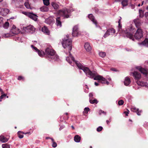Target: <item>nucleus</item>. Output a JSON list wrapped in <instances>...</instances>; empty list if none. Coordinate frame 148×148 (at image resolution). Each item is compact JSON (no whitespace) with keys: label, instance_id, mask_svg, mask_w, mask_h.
I'll use <instances>...</instances> for the list:
<instances>
[{"label":"nucleus","instance_id":"f257e3e1","mask_svg":"<svg viewBox=\"0 0 148 148\" xmlns=\"http://www.w3.org/2000/svg\"><path fill=\"white\" fill-rule=\"evenodd\" d=\"M76 63L78 68L82 70L88 77L91 78H93L95 80H100L102 84H109V82L102 76L98 75L97 72L91 71L88 67L83 66L80 62H76Z\"/></svg>","mask_w":148,"mask_h":148},{"label":"nucleus","instance_id":"f03ea898","mask_svg":"<svg viewBox=\"0 0 148 148\" xmlns=\"http://www.w3.org/2000/svg\"><path fill=\"white\" fill-rule=\"evenodd\" d=\"M62 43L63 47L67 50L69 53V56L66 57V61L73 66L74 65V63L76 64V62H79L77 61H75L73 57L70 53V51L72 48V42L71 40L69 38L68 36H66V38H64L62 39ZM76 65H77V64Z\"/></svg>","mask_w":148,"mask_h":148},{"label":"nucleus","instance_id":"7ed1b4c3","mask_svg":"<svg viewBox=\"0 0 148 148\" xmlns=\"http://www.w3.org/2000/svg\"><path fill=\"white\" fill-rule=\"evenodd\" d=\"M45 53L48 58L54 61L58 60L59 57L55 51L50 48H47L45 51Z\"/></svg>","mask_w":148,"mask_h":148},{"label":"nucleus","instance_id":"20e7f679","mask_svg":"<svg viewBox=\"0 0 148 148\" xmlns=\"http://www.w3.org/2000/svg\"><path fill=\"white\" fill-rule=\"evenodd\" d=\"M135 31V29L133 28L132 26L131 25L129 27L126 29V31H123L122 34L124 36H126L127 38H129L130 39L134 41V36L132 33Z\"/></svg>","mask_w":148,"mask_h":148},{"label":"nucleus","instance_id":"39448f33","mask_svg":"<svg viewBox=\"0 0 148 148\" xmlns=\"http://www.w3.org/2000/svg\"><path fill=\"white\" fill-rule=\"evenodd\" d=\"M133 76L135 79L137 80V84L141 86H145L148 88V84L146 82H144L139 81L141 77L140 74L136 71H134L132 73Z\"/></svg>","mask_w":148,"mask_h":148},{"label":"nucleus","instance_id":"423d86ee","mask_svg":"<svg viewBox=\"0 0 148 148\" xmlns=\"http://www.w3.org/2000/svg\"><path fill=\"white\" fill-rule=\"evenodd\" d=\"M74 10L72 9H67L66 8H64L59 11L58 14L63 17L64 18H68L70 16V13Z\"/></svg>","mask_w":148,"mask_h":148},{"label":"nucleus","instance_id":"0eeeda50","mask_svg":"<svg viewBox=\"0 0 148 148\" xmlns=\"http://www.w3.org/2000/svg\"><path fill=\"white\" fill-rule=\"evenodd\" d=\"M36 29L33 25H29L26 27H23L22 30L23 33H33L35 31Z\"/></svg>","mask_w":148,"mask_h":148},{"label":"nucleus","instance_id":"6e6552de","mask_svg":"<svg viewBox=\"0 0 148 148\" xmlns=\"http://www.w3.org/2000/svg\"><path fill=\"white\" fill-rule=\"evenodd\" d=\"M143 32L141 29L138 28L135 34L134 37L136 40H139L143 36Z\"/></svg>","mask_w":148,"mask_h":148},{"label":"nucleus","instance_id":"1a4fd4ad","mask_svg":"<svg viewBox=\"0 0 148 148\" xmlns=\"http://www.w3.org/2000/svg\"><path fill=\"white\" fill-rule=\"evenodd\" d=\"M115 33V30L113 28H111L108 29L103 36V37L106 38L110 35H113Z\"/></svg>","mask_w":148,"mask_h":148},{"label":"nucleus","instance_id":"9d476101","mask_svg":"<svg viewBox=\"0 0 148 148\" xmlns=\"http://www.w3.org/2000/svg\"><path fill=\"white\" fill-rule=\"evenodd\" d=\"M88 17L89 19L95 25L96 27H98L100 29H101V28L100 27L97 26V21L95 19L94 16H93L92 14H89L88 16Z\"/></svg>","mask_w":148,"mask_h":148},{"label":"nucleus","instance_id":"9b49d317","mask_svg":"<svg viewBox=\"0 0 148 148\" xmlns=\"http://www.w3.org/2000/svg\"><path fill=\"white\" fill-rule=\"evenodd\" d=\"M20 32V30L18 28H16L14 25L12 26L11 30V32L14 34H16L19 33Z\"/></svg>","mask_w":148,"mask_h":148},{"label":"nucleus","instance_id":"f8f14e48","mask_svg":"<svg viewBox=\"0 0 148 148\" xmlns=\"http://www.w3.org/2000/svg\"><path fill=\"white\" fill-rule=\"evenodd\" d=\"M31 47L34 50V51L37 52L39 55L40 57H43L44 55V52L43 51H40L36 47H34L33 45H32Z\"/></svg>","mask_w":148,"mask_h":148},{"label":"nucleus","instance_id":"ddd939ff","mask_svg":"<svg viewBox=\"0 0 148 148\" xmlns=\"http://www.w3.org/2000/svg\"><path fill=\"white\" fill-rule=\"evenodd\" d=\"M42 32L46 35H50V32L47 27L44 26L41 29Z\"/></svg>","mask_w":148,"mask_h":148},{"label":"nucleus","instance_id":"4468645a","mask_svg":"<svg viewBox=\"0 0 148 148\" xmlns=\"http://www.w3.org/2000/svg\"><path fill=\"white\" fill-rule=\"evenodd\" d=\"M133 21L136 26L137 28L141 25L142 22L138 18L134 19Z\"/></svg>","mask_w":148,"mask_h":148},{"label":"nucleus","instance_id":"2eb2a0df","mask_svg":"<svg viewBox=\"0 0 148 148\" xmlns=\"http://www.w3.org/2000/svg\"><path fill=\"white\" fill-rule=\"evenodd\" d=\"M136 68L138 69L140 72L144 75H146L147 74V71L145 69L142 68L140 66H137Z\"/></svg>","mask_w":148,"mask_h":148},{"label":"nucleus","instance_id":"dca6fc26","mask_svg":"<svg viewBox=\"0 0 148 148\" xmlns=\"http://www.w3.org/2000/svg\"><path fill=\"white\" fill-rule=\"evenodd\" d=\"M131 110L132 111L135 112L138 115H140V113L142 112L141 110H139L138 108H137L135 107H133L132 108Z\"/></svg>","mask_w":148,"mask_h":148},{"label":"nucleus","instance_id":"f3484780","mask_svg":"<svg viewBox=\"0 0 148 148\" xmlns=\"http://www.w3.org/2000/svg\"><path fill=\"white\" fill-rule=\"evenodd\" d=\"M84 47L87 51L89 52L91 50V47L90 46V44L88 42H86L85 44Z\"/></svg>","mask_w":148,"mask_h":148},{"label":"nucleus","instance_id":"a211bd4d","mask_svg":"<svg viewBox=\"0 0 148 148\" xmlns=\"http://www.w3.org/2000/svg\"><path fill=\"white\" fill-rule=\"evenodd\" d=\"M131 81L130 78L128 77H126L124 82V84L125 86H128L130 83Z\"/></svg>","mask_w":148,"mask_h":148},{"label":"nucleus","instance_id":"6ab92c4d","mask_svg":"<svg viewBox=\"0 0 148 148\" xmlns=\"http://www.w3.org/2000/svg\"><path fill=\"white\" fill-rule=\"evenodd\" d=\"M29 16H29V17L30 18L35 21H37L38 19L37 16L36 14H34L32 13H31Z\"/></svg>","mask_w":148,"mask_h":148},{"label":"nucleus","instance_id":"aec40b11","mask_svg":"<svg viewBox=\"0 0 148 148\" xmlns=\"http://www.w3.org/2000/svg\"><path fill=\"white\" fill-rule=\"evenodd\" d=\"M140 45H143L146 47H148V38H146L141 43H139Z\"/></svg>","mask_w":148,"mask_h":148},{"label":"nucleus","instance_id":"412c9836","mask_svg":"<svg viewBox=\"0 0 148 148\" xmlns=\"http://www.w3.org/2000/svg\"><path fill=\"white\" fill-rule=\"evenodd\" d=\"M56 24L58 27H61V22L60 21V17H58L56 18Z\"/></svg>","mask_w":148,"mask_h":148},{"label":"nucleus","instance_id":"4be33fe9","mask_svg":"<svg viewBox=\"0 0 148 148\" xmlns=\"http://www.w3.org/2000/svg\"><path fill=\"white\" fill-rule=\"evenodd\" d=\"M45 22L47 24L51 25L53 22L52 18H49L46 19L45 20Z\"/></svg>","mask_w":148,"mask_h":148},{"label":"nucleus","instance_id":"5701e85b","mask_svg":"<svg viewBox=\"0 0 148 148\" xmlns=\"http://www.w3.org/2000/svg\"><path fill=\"white\" fill-rule=\"evenodd\" d=\"M9 139L1 135L0 136V141L2 143H5L7 142Z\"/></svg>","mask_w":148,"mask_h":148},{"label":"nucleus","instance_id":"b1692460","mask_svg":"<svg viewBox=\"0 0 148 148\" xmlns=\"http://www.w3.org/2000/svg\"><path fill=\"white\" fill-rule=\"evenodd\" d=\"M121 4L122 6V8H123L124 7H125L128 5V0H122Z\"/></svg>","mask_w":148,"mask_h":148},{"label":"nucleus","instance_id":"393cba45","mask_svg":"<svg viewBox=\"0 0 148 148\" xmlns=\"http://www.w3.org/2000/svg\"><path fill=\"white\" fill-rule=\"evenodd\" d=\"M74 140L76 142L79 143L80 141L81 140V137L79 136L78 135H76L75 136L74 138Z\"/></svg>","mask_w":148,"mask_h":148},{"label":"nucleus","instance_id":"a878e982","mask_svg":"<svg viewBox=\"0 0 148 148\" xmlns=\"http://www.w3.org/2000/svg\"><path fill=\"white\" fill-rule=\"evenodd\" d=\"M51 5L55 9H57L59 8L58 5L55 2H52L51 3Z\"/></svg>","mask_w":148,"mask_h":148},{"label":"nucleus","instance_id":"bb28decb","mask_svg":"<svg viewBox=\"0 0 148 148\" xmlns=\"http://www.w3.org/2000/svg\"><path fill=\"white\" fill-rule=\"evenodd\" d=\"M9 11H10L8 9L4 8L3 15H6L7 14L9 13Z\"/></svg>","mask_w":148,"mask_h":148},{"label":"nucleus","instance_id":"cd10ccee","mask_svg":"<svg viewBox=\"0 0 148 148\" xmlns=\"http://www.w3.org/2000/svg\"><path fill=\"white\" fill-rule=\"evenodd\" d=\"M43 12H46L48 11V8L45 6H43L40 9Z\"/></svg>","mask_w":148,"mask_h":148},{"label":"nucleus","instance_id":"c85d7f7f","mask_svg":"<svg viewBox=\"0 0 148 148\" xmlns=\"http://www.w3.org/2000/svg\"><path fill=\"white\" fill-rule=\"evenodd\" d=\"M89 101L90 103L92 104H97L98 102V101L96 99H90Z\"/></svg>","mask_w":148,"mask_h":148},{"label":"nucleus","instance_id":"c756f323","mask_svg":"<svg viewBox=\"0 0 148 148\" xmlns=\"http://www.w3.org/2000/svg\"><path fill=\"white\" fill-rule=\"evenodd\" d=\"M99 55L102 58H104L106 56V53L104 52H100L99 53Z\"/></svg>","mask_w":148,"mask_h":148},{"label":"nucleus","instance_id":"7c9ffc66","mask_svg":"<svg viewBox=\"0 0 148 148\" xmlns=\"http://www.w3.org/2000/svg\"><path fill=\"white\" fill-rule=\"evenodd\" d=\"M49 0H43V2L45 5L48 6L49 5Z\"/></svg>","mask_w":148,"mask_h":148},{"label":"nucleus","instance_id":"2f4dec72","mask_svg":"<svg viewBox=\"0 0 148 148\" xmlns=\"http://www.w3.org/2000/svg\"><path fill=\"white\" fill-rule=\"evenodd\" d=\"M3 25V27L5 28H7L9 26V23L8 22H6L5 23V24L4 25Z\"/></svg>","mask_w":148,"mask_h":148},{"label":"nucleus","instance_id":"473e14b6","mask_svg":"<svg viewBox=\"0 0 148 148\" xmlns=\"http://www.w3.org/2000/svg\"><path fill=\"white\" fill-rule=\"evenodd\" d=\"M139 16L140 17H143L144 15V12L142 10H139Z\"/></svg>","mask_w":148,"mask_h":148},{"label":"nucleus","instance_id":"72a5a7b5","mask_svg":"<svg viewBox=\"0 0 148 148\" xmlns=\"http://www.w3.org/2000/svg\"><path fill=\"white\" fill-rule=\"evenodd\" d=\"M72 34L73 36H78L79 35V32L78 31H75V32H74L73 31Z\"/></svg>","mask_w":148,"mask_h":148},{"label":"nucleus","instance_id":"f704fd0d","mask_svg":"<svg viewBox=\"0 0 148 148\" xmlns=\"http://www.w3.org/2000/svg\"><path fill=\"white\" fill-rule=\"evenodd\" d=\"M3 148H10V146L7 144H3L2 145Z\"/></svg>","mask_w":148,"mask_h":148},{"label":"nucleus","instance_id":"c9c22d12","mask_svg":"<svg viewBox=\"0 0 148 148\" xmlns=\"http://www.w3.org/2000/svg\"><path fill=\"white\" fill-rule=\"evenodd\" d=\"M24 4L26 8L27 9H31L30 5L28 2H25Z\"/></svg>","mask_w":148,"mask_h":148},{"label":"nucleus","instance_id":"e433bc0d","mask_svg":"<svg viewBox=\"0 0 148 148\" xmlns=\"http://www.w3.org/2000/svg\"><path fill=\"white\" fill-rule=\"evenodd\" d=\"M12 35H11L9 33H7L3 34V37L5 38H8L10 37V36H12Z\"/></svg>","mask_w":148,"mask_h":148},{"label":"nucleus","instance_id":"4c0bfd02","mask_svg":"<svg viewBox=\"0 0 148 148\" xmlns=\"http://www.w3.org/2000/svg\"><path fill=\"white\" fill-rule=\"evenodd\" d=\"M21 132H21L20 131H18V137L20 138H23V135L21 134Z\"/></svg>","mask_w":148,"mask_h":148},{"label":"nucleus","instance_id":"58836bf2","mask_svg":"<svg viewBox=\"0 0 148 148\" xmlns=\"http://www.w3.org/2000/svg\"><path fill=\"white\" fill-rule=\"evenodd\" d=\"M3 18L2 17H0V27L2 26L3 24Z\"/></svg>","mask_w":148,"mask_h":148},{"label":"nucleus","instance_id":"ea45409f","mask_svg":"<svg viewBox=\"0 0 148 148\" xmlns=\"http://www.w3.org/2000/svg\"><path fill=\"white\" fill-rule=\"evenodd\" d=\"M78 27L77 25L75 26L73 28V31L74 32H75V31H78Z\"/></svg>","mask_w":148,"mask_h":148},{"label":"nucleus","instance_id":"a19ab883","mask_svg":"<svg viewBox=\"0 0 148 148\" xmlns=\"http://www.w3.org/2000/svg\"><path fill=\"white\" fill-rule=\"evenodd\" d=\"M89 110V109L88 108H86L84 109V113L87 114Z\"/></svg>","mask_w":148,"mask_h":148},{"label":"nucleus","instance_id":"79ce46f5","mask_svg":"<svg viewBox=\"0 0 148 148\" xmlns=\"http://www.w3.org/2000/svg\"><path fill=\"white\" fill-rule=\"evenodd\" d=\"M124 103V101L122 100H121L119 101H118V104L119 106H121Z\"/></svg>","mask_w":148,"mask_h":148},{"label":"nucleus","instance_id":"37998d69","mask_svg":"<svg viewBox=\"0 0 148 148\" xmlns=\"http://www.w3.org/2000/svg\"><path fill=\"white\" fill-rule=\"evenodd\" d=\"M22 13L24 14L29 17V16H30L29 15L31 12H22Z\"/></svg>","mask_w":148,"mask_h":148},{"label":"nucleus","instance_id":"c03bdc74","mask_svg":"<svg viewBox=\"0 0 148 148\" xmlns=\"http://www.w3.org/2000/svg\"><path fill=\"white\" fill-rule=\"evenodd\" d=\"M2 5L3 7H7L8 4L6 2H4L2 3Z\"/></svg>","mask_w":148,"mask_h":148},{"label":"nucleus","instance_id":"a18cd8bd","mask_svg":"<svg viewBox=\"0 0 148 148\" xmlns=\"http://www.w3.org/2000/svg\"><path fill=\"white\" fill-rule=\"evenodd\" d=\"M3 10L4 8H0V14L2 15H3Z\"/></svg>","mask_w":148,"mask_h":148},{"label":"nucleus","instance_id":"49530a36","mask_svg":"<svg viewBox=\"0 0 148 148\" xmlns=\"http://www.w3.org/2000/svg\"><path fill=\"white\" fill-rule=\"evenodd\" d=\"M52 146L53 147H56L57 146V143L55 142H52Z\"/></svg>","mask_w":148,"mask_h":148},{"label":"nucleus","instance_id":"de8ad7c7","mask_svg":"<svg viewBox=\"0 0 148 148\" xmlns=\"http://www.w3.org/2000/svg\"><path fill=\"white\" fill-rule=\"evenodd\" d=\"M102 129L103 128L102 127L99 126L97 128V131L98 132H100L102 130Z\"/></svg>","mask_w":148,"mask_h":148},{"label":"nucleus","instance_id":"09e8293b","mask_svg":"<svg viewBox=\"0 0 148 148\" xmlns=\"http://www.w3.org/2000/svg\"><path fill=\"white\" fill-rule=\"evenodd\" d=\"M120 19L118 21L119 23V27L120 28H121V18L120 17Z\"/></svg>","mask_w":148,"mask_h":148},{"label":"nucleus","instance_id":"8fccbe9b","mask_svg":"<svg viewBox=\"0 0 148 148\" xmlns=\"http://www.w3.org/2000/svg\"><path fill=\"white\" fill-rule=\"evenodd\" d=\"M6 96V95L5 94H2V95L0 97V99H1L4 97H5Z\"/></svg>","mask_w":148,"mask_h":148},{"label":"nucleus","instance_id":"3c124183","mask_svg":"<svg viewBox=\"0 0 148 148\" xmlns=\"http://www.w3.org/2000/svg\"><path fill=\"white\" fill-rule=\"evenodd\" d=\"M145 18L148 20V12H145Z\"/></svg>","mask_w":148,"mask_h":148},{"label":"nucleus","instance_id":"603ef678","mask_svg":"<svg viewBox=\"0 0 148 148\" xmlns=\"http://www.w3.org/2000/svg\"><path fill=\"white\" fill-rule=\"evenodd\" d=\"M23 79V77L21 76H19L18 78V80H21Z\"/></svg>","mask_w":148,"mask_h":148},{"label":"nucleus","instance_id":"864d4df0","mask_svg":"<svg viewBox=\"0 0 148 148\" xmlns=\"http://www.w3.org/2000/svg\"><path fill=\"white\" fill-rule=\"evenodd\" d=\"M101 113H105V114H106L105 112L103 111H102L101 110H100L99 111V113L100 114H101Z\"/></svg>","mask_w":148,"mask_h":148},{"label":"nucleus","instance_id":"5fc2aeb1","mask_svg":"<svg viewBox=\"0 0 148 148\" xmlns=\"http://www.w3.org/2000/svg\"><path fill=\"white\" fill-rule=\"evenodd\" d=\"M0 92H1V94H3L4 93V92L0 88Z\"/></svg>","mask_w":148,"mask_h":148},{"label":"nucleus","instance_id":"6e6d98bb","mask_svg":"<svg viewBox=\"0 0 148 148\" xmlns=\"http://www.w3.org/2000/svg\"><path fill=\"white\" fill-rule=\"evenodd\" d=\"M95 84L96 86H98V85H99V84L98 83L96 82H95Z\"/></svg>","mask_w":148,"mask_h":148},{"label":"nucleus","instance_id":"4d7b16f0","mask_svg":"<svg viewBox=\"0 0 148 148\" xmlns=\"http://www.w3.org/2000/svg\"><path fill=\"white\" fill-rule=\"evenodd\" d=\"M93 94L92 93H90L89 95V96L90 97H92L93 96Z\"/></svg>","mask_w":148,"mask_h":148},{"label":"nucleus","instance_id":"13d9d810","mask_svg":"<svg viewBox=\"0 0 148 148\" xmlns=\"http://www.w3.org/2000/svg\"><path fill=\"white\" fill-rule=\"evenodd\" d=\"M124 113L125 114L126 116H127L128 114L129 113V112H127L125 111V112H124Z\"/></svg>","mask_w":148,"mask_h":148},{"label":"nucleus","instance_id":"bf43d9fd","mask_svg":"<svg viewBox=\"0 0 148 148\" xmlns=\"http://www.w3.org/2000/svg\"><path fill=\"white\" fill-rule=\"evenodd\" d=\"M111 121V120H106V122L107 123V124H108Z\"/></svg>","mask_w":148,"mask_h":148},{"label":"nucleus","instance_id":"052dcab7","mask_svg":"<svg viewBox=\"0 0 148 148\" xmlns=\"http://www.w3.org/2000/svg\"><path fill=\"white\" fill-rule=\"evenodd\" d=\"M145 64L148 65V60H147L145 62Z\"/></svg>","mask_w":148,"mask_h":148},{"label":"nucleus","instance_id":"680f3d73","mask_svg":"<svg viewBox=\"0 0 148 148\" xmlns=\"http://www.w3.org/2000/svg\"><path fill=\"white\" fill-rule=\"evenodd\" d=\"M116 2H119L121 0H114Z\"/></svg>","mask_w":148,"mask_h":148},{"label":"nucleus","instance_id":"e2e57ef3","mask_svg":"<svg viewBox=\"0 0 148 148\" xmlns=\"http://www.w3.org/2000/svg\"><path fill=\"white\" fill-rule=\"evenodd\" d=\"M50 138V139H51V140H52V142H54V139H53V138Z\"/></svg>","mask_w":148,"mask_h":148},{"label":"nucleus","instance_id":"0e129e2a","mask_svg":"<svg viewBox=\"0 0 148 148\" xmlns=\"http://www.w3.org/2000/svg\"><path fill=\"white\" fill-rule=\"evenodd\" d=\"M64 127H60V130H61L62 129V128H63Z\"/></svg>","mask_w":148,"mask_h":148},{"label":"nucleus","instance_id":"69168bd1","mask_svg":"<svg viewBox=\"0 0 148 148\" xmlns=\"http://www.w3.org/2000/svg\"><path fill=\"white\" fill-rule=\"evenodd\" d=\"M30 132H26V133H25V134H30Z\"/></svg>","mask_w":148,"mask_h":148},{"label":"nucleus","instance_id":"338daca9","mask_svg":"<svg viewBox=\"0 0 148 148\" xmlns=\"http://www.w3.org/2000/svg\"><path fill=\"white\" fill-rule=\"evenodd\" d=\"M108 80L109 81H111V79L110 78H108Z\"/></svg>","mask_w":148,"mask_h":148},{"label":"nucleus","instance_id":"774afa93","mask_svg":"<svg viewBox=\"0 0 148 148\" xmlns=\"http://www.w3.org/2000/svg\"><path fill=\"white\" fill-rule=\"evenodd\" d=\"M71 127H72V129H74V127H73V126H71Z\"/></svg>","mask_w":148,"mask_h":148}]
</instances>
